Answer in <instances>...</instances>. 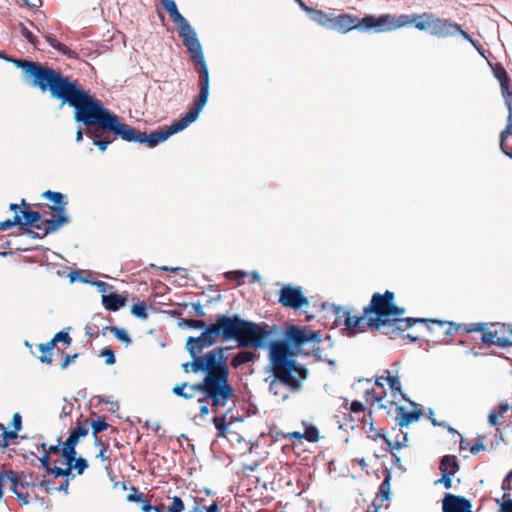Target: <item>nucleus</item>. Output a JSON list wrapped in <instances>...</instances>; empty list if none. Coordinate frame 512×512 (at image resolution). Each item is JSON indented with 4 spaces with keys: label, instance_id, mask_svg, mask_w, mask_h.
Segmentation results:
<instances>
[{
    "label": "nucleus",
    "instance_id": "1",
    "mask_svg": "<svg viewBox=\"0 0 512 512\" xmlns=\"http://www.w3.org/2000/svg\"><path fill=\"white\" fill-rule=\"evenodd\" d=\"M17 64L31 87L38 88L42 93L49 92L52 99L60 101V108L65 105L73 108L74 121L85 127L86 135L93 139V145L101 152H105L112 143V140L103 139L107 132L123 141L144 144L148 148H154L169 138L164 128L146 133L121 122L117 114L92 96L78 80L71 79L59 70L39 62Z\"/></svg>",
    "mask_w": 512,
    "mask_h": 512
},
{
    "label": "nucleus",
    "instance_id": "2",
    "mask_svg": "<svg viewBox=\"0 0 512 512\" xmlns=\"http://www.w3.org/2000/svg\"><path fill=\"white\" fill-rule=\"evenodd\" d=\"M319 331H309L295 325L288 327L284 338L273 340L269 349V370L273 378L269 381V391L280 396L282 400L288 398L283 388L292 392L299 391L302 381L308 376V370L295 360L300 348L307 343L319 344L321 342Z\"/></svg>",
    "mask_w": 512,
    "mask_h": 512
},
{
    "label": "nucleus",
    "instance_id": "3",
    "mask_svg": "<svg viewBox=\"0 0 512 512\" xmlns=\"http://www.w3.org/2000/svg\"><path fill=\"white\" fill-rule=\"evenodd\" d=\"M217 338L236 341L240 348L270 349L272 329L266 323L243 319L238 314H217L211 323Z\"/></svg>",
    "mask_w": 512,
    "mask_h": 512
},
{
    "label": "nucleus",
    "instance_id": "4",
    "mask_svg": "<svg viewBox=\"0 0 512 512\" xmlns=\"http://www.w3.org/2000/svg\"><path fill=\"white\" fill-rule=\"evenodd\" d=\"M217 338L236 341L240 348L270 349L272 329L266 323L243 319L238 314H217L211 323Z\"/></svg>",
    "mask_w": 512,
    "mask_h": 512
},
{
    "label": "nucleus",
    "instance_id": "5",
    "mask_svg": "<svg viewBox=\"0 0 512 512\" xmlns=\"http://www.w3.org/2000/svg\"><path fill=\"white\" fill-rule=\"evenodd\" d=\"M183 45L190 54L191 59L197 64V72L199 74V93L194 100V107L186 112L180 119L173 121L170 126L164 128L169 137L183 131L191 123L195 122L207 104L209 98V70L205 61L201 42L198 37H195L193 40H187Z\"/></svg>",
    "mask_w": 512,
    "mask_h": 512
},
{
    "label": "nucleus",
    "instance_id": "6",
    "mask_svg": "<svg viewBox=\"0 0 512 512\" xmlns=\"http://www.w3.org/2000/svg\"><path fill=\"white\" fill-rule=\"evenodd\" d=\"M336 321L343 319L344 325L354 332H363L365 327L379 328L384 326V293L376 292L371 302L363 310V315L352 316L348 310L340 306H332Z\"/></svg>",
    "mask_w": 512,
    "mask_h": 512
},
{
    "label": "nucleus",
    "instance_id": "7",
    "mask_svg": "<svg viewBox=\"0 0 512 512\" xmlns=\"http://www.w3.org/2000/svg\"><path fill=\"white\" fill-rule=\"evenodd\" d=\"M204 356L207 374L204 376L203 386L213 392L225 394L231 398L234 391L228 382L229 369L224 359V349L216 347L204 354Z\"/></svg>",
    "mask_w": 512,
    "mask_h": 512
},
{
    "label": "nucleus",
    "instance_id": "8",
    "mask_svg": "<svg viewBox=\"0 0 512 512\" xmlns=\"http://www.w3.org/2000/svg\"><path fill=\"white\" fill-rule=\"evenodd\" d=\"M394 299V293L386 290V336L390 339L411 328L409 317H402L406 309L397 306Z\"/></svg>",
    "mask_w": 512,
    "mask_h": 512
},
{
    "label": "nucleus",
    "instance_id": "9",
    "mask_svg": "<svg viewBox=\"0 0 512 512\" xmlns=\"http://www.w3.org/2000/svg\"><path fill=\"white\" fill-rule=\"evenodd\" d=\"M164 9L169 14L172 21L178 26L177 33L182 38L183 44L187 40L195 39L196 30L191 26L189 21L179 12L177 4L174 0H161Z\"/></svg>",
    "mask_w": 512,
    "mask_h": 512
},
{
    "label": "nucleus",
    "instance_id": "10",
    "mask_svg": "<svg viewBox=\"0 0 512 512\" xmlns=\"http://www.w3.org/2000/svg\"><path fill=\"white\" fill-rule=\"evenodd\" d=\"M279 303L284 307L298 310L309 304L300 286L284 285L279 291Z\"/></svg>",
    "mask_w": 512,
    "mask_h": 512
},
{
    "label": "nucleus",
    "instance_id": "11",
    "mask_svg": "<svg viewBox=\"0 0 512 512\" xmlns=\"http://www.w3.org/2000/svg\"><path fill=\"white\" fill-rule=\"evenodd\" d=\"M202 333L198 337L190 336L186 341V349H194L196 352L202 351L204 348L213 346L216 343L217 336L212 324H208L202 329Z\"/></svg>",
    "mask_w": 512,
    "mask_h": 512
},
{
    "label": "nucleus",
    "instance_id": "12",
    "mask_svg": "<svg viewBox=\"0 0 512 512\" xmlns=\"http://www.w3.org/2000/svg\"><path fill=\"white\" fill-rule=\"evenodd\" d=\"M197 392L204 394V397L198 400L200 403L209 399L214 407L225 406L230 399L225 394L213 392L210 389L205 388L203 386V381L197 384H188L186 393H192L191 398H193Z\"/></svg>",
    "mask_w": 512,
    "mask_h": 512
},
{
    "label": "nucleus",
    "instance_id": "13",
    "mask_svg": "<svg viewBox=\"0 0 512 512\" xmlns=\"http://www.w3.org/2000/svg\"><path fill=\"white\" fill-rule=\"evenodd\" d=\"M443 512H473L472 503L462 495L446 493L442 499Z\"/></svg>",
    "mask_w": 512,
    "mask_h": 512
},
{
    "label": "nucleus",
    "instance_id": "14",
    "mask_svg": "<svg viewBox=\"0 0 512 512\" xmlns=\"http://www.w3.org/2000/svg\"><path fill=\"white\" fill-rule=\"evenodd\" d=\"M460 30V25L457 23H452L448 19L443 18H432V22L430 25V34L432 36H436L438 38H446L455 36L458 34Z\"/></svg>",
    "mask_w": 512,
    "mask_h": 512
},
{
    "label": "nucleus",
    "instance_id": "15",
    "mask_svg": "<svg viewBox=\"0 0 512 512\" xmlns=\"http://www.w3.org/2000/svg\"><path fill=\"white\" fill-rule=\"evenodd\" d=\"M411 327L417 323H425L426 328L429 332H435L437 329H442L447 326V329L442 332L443 336H452L461 328V325H456L454 322L449 321H441V320H433V319H425V318H415L409 317Z\"/></svg>",
    "mask_w": 512,
    "mask_h": 512
},
{
    "label": "nucleus",
    "instance_id": "16",
    "mask_svg": "<svg viewBox=\"0 0 512 512\" xmlns=\"http://www.w3.org/2000/svg\"><path fill=\"white\" fill-rule=\"evenodd\" d=\"M406 401L409 402L414 410L406 411L403 406H396V425H398L400 428L409 426L411 423L418 421L422 416V411L419 404L410 400L409 398Z\"/></svg>",
    "mask_w": 512,
    "mask_h": 512
},
{
    "label": "nucleus",
    "instance_id": "17",
    "mask_svg": "<svg viewBox=\"0 0 512 512\" xmlns=\"http://www.w3.org/2000/svg\"><path fill=\"white\" fill-rule=\"evenodd\" d=\"M357 25V16L344 13L333 16L331 29L337 30L340 33H348L349 31L356 29Z\"/></svg>",
    "mask_w": 512,
    "mask_h": 512
},
{
    "label": "nucleus",
    "instance_id": "18",
    "mask_svg": "<svg viewBox=\"0 0 512 512\" xmlns=\"http://www.w3.org/2000/svg\"><path fill=\"white\" fill-rule=\"evenodd\" d=\"M386 384L389 386L391 391V396L393 400L391 404H397L399 401L408 400L407 395L404 393L402 389V384L400 381V377L396 374L393 375L391 371L386 369Z\"/></svg>",
    "mask_w": 512,
    "mask_h": 512
},
{
    "label": "nucleus",
    "instance_id": "19",
    "mask_svg": "<svg viewBox=\"0 0 512 512\" xmlns=\"http://www.w3.org/2000/svg\"><path fill=\"white\" fill-rule=\"evenodd\" d=\"M384 26V14L379 15L377 18L373 15H366L362 19L358 17V25L356 30L361 32H367L371 29H375L377 32H381Z\"/></svg>",
    "mask_w": 512,
    "mask_h": 512
},
{
    "label": "nucleus",
    "instance_id": "20",
    "mask_svg": "<svg viewBox=\"0 0 512 512\" xmlns=\"http://www.w3.org/2000/svg\"><path fill=\"white\" fill-rule=\"evenodd\" d=\"M102 305L106 310L116 312L126 305V298L116 292L102 295Z\"/></svg>",
    "mask_w": 512,
    "mask_h": 512
},
{
    "label": "nucleus",
    "instance_id": "21",
    "mask_svg": "<svg viewBox=\"0 0 512 512\" xmlns=\"http://www.w3.org/2000/svg\"><path fill=\"white\" fill-rule=\"evenodd\" d=\"M21 223L20 230L28 231L36 223L40 222L42 215L39 211L31 210L30 208H24L20 211Z\"/></svg>",
    "mask_w": 512,
    "mask_h": 512
},
{
    "label": "nucleus",
    "instance_id": "22",
    "mask_svg": "<svg viewBox=\"0 0 512 512\" xmlns=\"http://www.w3.org/2000/svg\"><path fill=\"white\" fill-rule=\"evenodd\" d=\"M492 71L495 78L500 83L502 96L512 94V91L509 90L510 78L504 66L501 63H496L492 67Z\"/></svg>",
    "mask_w": 512,
    "mask_h": 512
},
{
    "label": "nucleus",
    "instance_id": "23",
    "mask_svg": "<svg viewBox=\"0 0 512 512\" xmlns=\"http://www.w3.org/2000/svg\"><path fill=\"white\" fill-rule=\"evenodd\" d=\"M415 21V18H411V15H390L386 14V30H395L398 28L411 25Z\"/></svg>",
    "mask_w": 512,
    "mask_h": 512
},
{
    "label": "nucleus",
    "instance_id": "24",
    "mask_svg": "<svg viewBox=\"0 0 512 512\" xmlns=\"http://www.w3.org/2000/svg\"><path fill=\"white\" fill-rule=\"evenodd\" d=\"M307 14L313 22L327 29H331L333 14H328L322 10H318L312 7L308 10Z\"/></svg>",
    "mask_w": 512,
    "mask_h": 512
},
{
    "label": "nucleus",
    "instance_id": "25",
    "mask_svg": "<svg viewBox=\"0 0 512 512\" xmlns=\"http://www.w3.org/2000/svg\"><path fill=\"white\" fill-rule=\"evenodd\" d=\"M439 470L441 473L454 476L459 471V463L455 455H444L440 459Z\"/></svg>",
    "mask_w": 512,
    "mask_h": 512
},
{
    "label": "nucleus",
    "instance_id": "26",
    "mask_svg": "<svg viewBox=\"0 0 512 512\" xmlns=\"http://www.w3.org/2000/svg\"><path fill=\"white\" fill-rule=\"evenodd\" d=\"M44 38L49 43L51 47L57 50L62 55L67 56L70 59H76L78 57L77 52L67 47L65 44L59 42L56 37L52 34H44Z\"/></svg>",
    "mask_w": 512,
    "mask_h": 512
},
{
    "label": "nucleus",
    "instance_id": "27",
    "mask_svg": "<svg viewBox=\"0 0 512 512\" xmlns=\"http://www.w3.org/2000/svg\"><path fill=\"white\" fill-rule=\"evenodd\" d=\"M256 358V354L255 352L251 351V350H240L239 352H237L232 360H231V365L233 368H239L240 366L244 365V364H247V363H250V362H253Z\"/></svg>",
    "mask_w": 512,
    "mask_h": 512
},
{
    "label": "nucleus",
    "instance_id": "28",
    "mask_svg": "<svg viewBox=\"0 0 512 512\" xmlns=\"http://www.w3.org/2000/svg\"><path fill=\"white\" fill-rule=\"evenodd\" d=\"M191 358H192V362H190V369L192 372L194 373H199V372H203L205 373V375L207 374V366H206V363H205V356H199V352H196L194 349H190V351H188Z\"/></svg>",
    "mask_w": 512,
    "mask_h": 512
},
{
    "label": "nucleus",
    "instance_id": "29",
    "mask_svg": "<svg viewBox=\"0 0 512 512\" xmlns=\"http://www.w3.org/2000/svg\"><path fill=\"white\" fill-rule=\"evenodd\" d=\"M411 18H415L414 24L415 28L424 31H430V25L432 22L433 14L432 13H422V14H411Z\"/></svg>",
    "mask_w": 512,
    "mask_h": 512
},
{
    "label": "nucleus",
    "instance_id": "30",
    "mask_svg": "<svg viewBox=\"0 0 512 512\" xmlns=\"http://www.w3.org/2000/svg\"><path fill=\"white\" fill-rule=\"evenodd\" d=\"M88 433H89V430L86 427V425L85 424L82 425L81 423H79V425L76 428H74L70 431V433L65 441L73 444V446H77L80 438L86 437L88 435Z\"/></svg>",
    "mask_w": 512,
    "mask_h": 512
},
{
    "label": "nucleus",
    "instance_id": "31",
    "mask_svg": "<svg viewBox=\"0 0 512 512\" xmlns=\"http://www.w3.org/2000/svg\"><path fill=\"white\" fill-rule=\"evenodd\" d=\"M107 330H109L118 341L124 343L126 346L132 344V339L124 328L117 326L105 327L104 331L102 332L103 336L106 334Z\"/></svg>",
    "mask_w": 512,
    "mask_h": 512
},
{
    "label": "nucleus",
    "instance_id": "32",
    "mask_svg": "<svg viewBox=\"0 0 512 512\" xmlns=\"http://www.w3.org/2000/svg\"><path fill=\"white\" fill-rule=\"evenodd\" d=\"M61 445H62V448H60V454L66 461V464L68 466H72V463L76 459V455H77V452L75 449L76 446H73V444L68 443L66 441H64L63 443L61 442Z\"/></svg>",
    "mask_w": 512,
    "mask_h": 512
},
{
    "label": "nucleus",
    "instance_id": "33",
    "mask_svg": "<svg viewBox=\"0 0 512 512\" xmlns=\"http://www.w3.org/2000/svg\"><path fill=\"white\" fill-rule=\"evenodd\" d=\"M178 326L182 329H203L208 326V324L203 320L181 318L178 322Z\"/></svg>",
    "mask_w": 512,
    "mask_h": 512
},
{
    "label": "nucleus",
    "instance_id": "34",
    "mask_svg": "<svg viewBox=\"0 0 512 512\" xmlns=\"http://www.w3.org/2000/svg\"><path fill=\"white\" fill-rule=\"evenodd\" d=\"M212 422L217 430V436L224 437L229 428V424L226 422V414L213 417Z\"/></svg>",
    "mask_w": 512,
    "mask_h": 512
},
{
    "label": "nucleus",
    "instance_id": "35",
    "mask_svg": "<svg viewBox=\"0 0 512 512\" xmlns=\"http://www.w3.org/2000/svg\"><path fill=\"white\" fill-rule=\"evenodd\" d=\"M42 197L52 202L53 206L67 202L66 196L61 192L47 190L42 194Z\"/></svg>",
    "mask_w": 512,
    "mask_h": 512
},
{
    "label": "nucleus",
    "instance_id": "36",
    "mask_svg": "<svg viewBox=\"0 0 512 512\" xmlns=\"http://www.w3.org/2000/svg\"><path fill=\"white\" fill-rule=\"evenodd\" d=\"M407 440H408L407 433H404L402 431L400 432V434H398L396 436L395 441H390L388 438H386V451L393 450V449H400L402 446L405 445Z\"/></svg>",
    "mask_w": 512,
    "mask_h": 512
},
{
    "label": "nucleus",
    "instance_id": "37",
    "mask_svg": "<svg viewBox=\"0 0 512 512\" xmlns=\"http://www.w3.org/2000/svg\"><path fill=\"white\" fill-rule=\"evenodd\" d=\"M131 314L136 318L146 320L148 318L147 304L144 301L133 304Z\"/></svg>",
    "mask_w": 512,
    "mask_h": 512
},
{
    "label": "nucleus",
    "instance_id": "38",
    "mask_svg": "<svg viewBox=\"0 0 512 512\" xmlns=\"http://www.w3.org/2000/svg\"><path fill=\"white\" fill-rule=\"evenodd\" d=\"M21 35L33 46L37 47L39 39L23 23H19Z\"/></svg>",
    "mask_w": 512,
    "mask_h": 512
},
{
    "label": "nucleus",
    "instance_id": "39",
    "mask_svg": "<svg viewBox=\"0 0 512 512\" xmlns=\"http://www.w3.org/2000/svg\"><path fill=\"white\" fill-rule=\"evenodd\" d=\"M58 444L57 445H51V446H47V444L45 442L41 443L40 445H35V447L38 449V448H41L42 451H43V454H47L48 456L54 454V455H57V454H60V445H61V439L58 438Z\"/></svg>",
    "mask_w": 512,
    "mask_h": 512
},
{
    "label": "nucleus",
    "instance_id": "40",
    "mask_svg": "<svg viewBox=\"0 0 512 512\" xmlns=\"http://www.w3.org/2000/svg\"><path fill=\"white\" fill-rule=\"evenodd\" d=\"M4 478H6L11 485L13 486H21V472H16L14 470H6L3 472Z\"/></svg>",
    "mask_w": 512,
    "mask_h": 512
},
{
    "label": "nucleus",
    "instance_id": "41",
    "mask_svg": "<svg viewBox=\"0 0 512 512\" xmlns=\"http://www.w3.org/2000/svg\"><path fill=\"white\" fill-rule=\"evenodd\" d=\"M20 223H21V216H20V214H16V215H14V217L12 219H6L4 221H1L0 222V230L6 231V230L11 229L14 226H18L20 228Z\"/></svg>",
    "mask_w": 512,
    "mask_h": 512
},
{
    "label": "nucleus",
    "instance_id": "42",
    "mask_svg": "<svg viewBox=\"0 0 512 512\" xmlns=\"http://www.w3.org/2000/svg\"><path fill=\"white\" fill-rule=\"evenodd\" d=\"M94 445L99 447L100 451L97 455V458H99L101 461L105 462L109 460V455H107L108 447L102 442V440L95 436L94 438Z\"/></svg>",
    "mask_w": 512,
    "mask_h": 512
},
{
    "label": "nucleus",
    "instance_id": "43",
    "mask_svg": "<svg viewBox=\"0 0 512 512\" xmlns=\"http://www.w3.org/2000/svg\"><path fill=\"white\" fill-rule=\"evenodd\" d=\"M511 135H512V124L507 123L505 129L500 133V148L505 155H506V152H509L507 145L505 144V141Z\"/></svg>",
    "mask_w": 512,
    "mask_h": 512
},
{
    "label": "nucleus",
    "instance_id": "44",
    "mask_svg": "<svg viewBox=\"0 0 512 512\" xmlns=\"http://www.w3.org/2000/svg\"><path fill=\"white\" fill-rule=\"evenodd\" d=\"M21 487L22 488H28V487H36V476L34 473H27L22 471L21 472Z\"/></svg>",
    "mask_w": 512,
    "mask_h": 512
},
{
    "label": "nucleus",
    "instance_id": "45",
    "mask_svg": "<svg viewBox=\"0 0 512 512\" xmlns=\"http://www.w3.org/2000/svg\"><path fill=\"white\" fill-rule=\"evenodd\" d=\"M108 427H109L108 423L101 418H98L97 420H94L91 423L92 433H93L94 437L97 436L99 433L107 430Z\"/></svg>",
    "mask_w": 512,
    "mask_h": 512
},
{
    "label": "nucleus",
    "instance_id": "46",
    "mask_svg": "<svg viewBox=\"0 0 512 512\" xmlns=\"http://www.w3.org/2000/svg\"><path fill=\"white\" fill-rule=\"evenodd\" d=\"M0 429L3 431L2 432V440L4 442V444L2 445L3 447H6L9 441L14 440L18 437V432L14 431V430H7L6 427L4 426V424H2V423H0Z\"/></svg>",
    "mask_w": 512,
    "mask_h": 512
},
{
    "label": "nucleus",
    "instance_id": "47",
    "mask_svg": "<svg viewBox=\"0 0 512 512\" xmlns=\"http://www.w3.org/2000/svg\"><path fill=\"white\" fill-rule=\"evenodd\" d=\"M303 437L309 442H316L319 438V431L314 425L307 426Z\"/></svg>",
    "mask_w": 512,
    "mask_h": 512
},
{
    "label": "nucleus",
    "instance_id": "48",
    "mask_svg": "<svg viewBox=\"0 0 512 512\" xmlns=\"http://www.w3.org/2000/svg\"><path fill=\"white\" fill-rule=\"evenodd\" d=\"M53 342L55 343V345L57 343H64L66 345H70L71 344V337L69 335V333L65 330H62V331H59L57 332L54 337L52 338Z\"/></svg>",
    "mask_w": 512,
    "mask_h": 512
},
{
    "label": "nucleus",
    "instance_id": "49",
    "mask_svg": "<svg viewBox=\"0 0 512 512\" xmlns=\"http://www.w3.org/2000/svg\"><path fill=\"white\" fill-rule=\"evenodd\" d=\"M184 502L179 496H174L171 505L165 509L166 512H183Z\"/></svg>",
    "mask_w": 512,
    "mask_h": 512
},
{
    "label": "nucleus",
    "instance_id": "50",
    "mask_svg": "<svg viewBox=\"0 0 512 512\" xmlns=\"http://www.w3.org/2000/svg\"><path fill=\"white\" fill-rule=\"evenodd\" d=\"M497 502L499 503V500ZM499 512H512V499L509 493L503 494Z\"/></svg>",
    "mask_w": 512,
    "mask_h": 512
},
{
    "label": "nucleus",
    "instance_id": "51",
    "mask_svg": "<svg viewBox=\"0 0 512 512\" xmlns=\"http://www.w3.org/2000/svg\"><path fill=\"white\" fill-rule=\"evenodd\" d=\"M100 356L105 357V364L108 366H111L116 362L115 353L109 347L103 348L100 352Z\"/></svg>",
    "mask_w": 512,
    "mask_h": 512
},
{
    "label": "nucleus",
    "instance_id": "52",
    "mask_svg": "<svg viewBox=\"0 0 512 512\" xmlns=\"http://www.w3.org/2000/svg\"><path fill=\"white\" fill-rule=\"evenodd\" d=\"M247 276L244 270H231L224 273V277L228 280H234L240 282L241 279ZM241 283H239L240 285Z\"/></svg>",
    "mask_w": 512,
    "mask_h": 512
},
{
    "label": "nucleus",
    "instance_id": "53",
    "mask_svg": "<svg viewBox=\"0 0 512 512\" xmlns=\"http://www.w3.org/2000/svg\"><path fill=\"white\" fill-rule=\"evenodd\" d=\"M142 506H141V510L143 512H166L165 511V506L164 505H156V506H153L151 505V503L144 499L142 502Z\"/></svg>",
    "mask_w": 512,
    "mask_h": 512
},
{
    "label": "nucleus",
    "instance_id": "54",
    "mask_svg": "<svg viewBox=\"0 0 512 512\" xmlns=\"http://www.w3.org/2000/svg\"><path fill=\"white\" fill-rule=\"evenodd\" d=\"M73 462L74 465H72V468H74L79 475L83 474L84 471L89 467L87 459L83 457H78Z\"/></svg>",
    "mask_w": 512,
    "mask_h": 512
},
{
    "label": "nucleus",
    "instance_id": "55",
    "mask_svg": "<svg viewBox=\"0 0 512 512\" xmlns=\"http://www.w3.org/2000/svg\"><path fill=\"white\" fill-rule=\"evenodd\" d=\"M188 383L178 384L173 388V393L184 399H191L192 393H186Z\"/></svg>",
    "mask_w": 512,
    "mask_h": 512
},
{
    "label": "nucleus",
    "instance_id": "56",
    "mask_svg": "<svg viewBox=\"0 0 512 512\" xmlns=\"http://www.w3.org/2000/svg\"><path fill=\"white\" fill-rule=\"evenodd\" d=\"M460 325H461V328L457 332H459L460 330H465L466 333H471V332H482L483 333V331H484L483 323H472L469 325L460 324Z\"/></svg>",
    "mask_w": 512,
    "mask_h": 512
},
{
    "label": "nucleus",
    "instance_id": "57",
    "mask_svg": "<svg viewBox=\"0 0 512 512\" xmlns=\"http://www.w3.org/2000/svg\"><path fill=\"white\" fill-rule=\"evenodd\" d=\"M496 336H497V332L496 331H491V330L483 331V333L481 335V341L484 344H487V345L491 346V345H494Z\"/></svg>",
    "mask_w": 512,
    "mask_h": 512
},
{
    "label": "nucleus",
    "instance_id": "58",
    "mask_svg": "<svg viewBox=\"0 0 512 512\" xmlns=\"http://www.w3.org/2000/svg\"><path fill=\"white\" fill-rule=\"evenodd\" d=\"M44 223H45V227H44L43 236L51 234L60 228L58 226V224L53 220V218L45 219Z\"/></svg>",
    "mask_w": 512,
    "mask_h": 512
},
{
    "label": "nucleus",
    "instance_id": "59",
    "mask_svg": "<svg viewBox=\"0 0 512 512\" xmlns=\"http://www.w3.org/2000/svg\"><path fill=\"white\" fill-rule=\"evenodd\" d=\"M92 286H95L102 295H107V292L113 288L112 285L108 284L107 282L95 280L94 282H91Z\"/></svg>",
    "mask_w": 512,
    "mask_h": 512
},
{
    "label": "nucleus",
    "instance_id": "60",
    "mask_svg": "<svg viewBox=\"0 0 512 512\" xmlns=\"http://www.w3.org/2000/svg\"><path fill=\"white\" fill-rule=\"evenodd\" d=\"M71 469H72V466H68V468L66 469H62L60 467H53L51 470H50V475H53L55 478H58V477H68V475L71 473Z\"/></svg>",
    "mask_w": 512,
    "mask_h": 512
},
{
    "label": "nucleus",
    "instance_id": "61",
    "mask_svg": "<svg viewBox=\"0 0 512 512\" xmlns=\"http://www.w3.org/2000/svg\"><path fill=\"white\" fill-rule=\"evenodd\" d=\"M313 355L317 360L325 361L330 366L334 367L336 365V362L334 360L327 359L326 357L323 356V351L320 347L313 348Z\"/></svg>",
    "mask_w": 512,
    "mask_h": 512
},
{
    "label": "nucleus",
    "instance_id": "62",
    "mask_svg": "<svg viewBox=\"0 0 512 512\" xmlns=\"http://www.w3.org/2000/svg\"><path fill=\"white\" fill-rule=\"evenodd\" d=\"M12 430L19 432L22 429V416L19 412L13 414L11 421Z\"/></svg>",
    "mask_w": 512,
    "mask_h": 512
},
{
    "label": "nucleus",
    "instance_id": "63",
    "mask_svg": "<svg viewBox=\"0 0 512 512\" xmlns=\"http://www.w3.org/2000/svg\"><path fill=\"white\" fill-rule=\"evenodd\" d=\"M37 459L40 461L42 468L46 471L47 474H49L50 470L53 468L50 465V456H48L47 454H43L41 457H38Z\"/></svg>",
    "mask_w": 512,
    "mask_h": 512
},
{
    "label": "nucleus",
    "instance_id": "64",
    "mask_svg": "<svg viewBox=\"0 0 512 512\" xmlns=\"http://www.w3.org/2000/svg\"><path fill=\"white\" fill-rule=\"evenodd\" d=\"M504 98V101H505V105L508 109V119H507V123L508 124H512V94L510 95H507V96H503Z\"/></svg>",
    "mask_w": 512,
    "mask_h": 512
}]
</instances>
